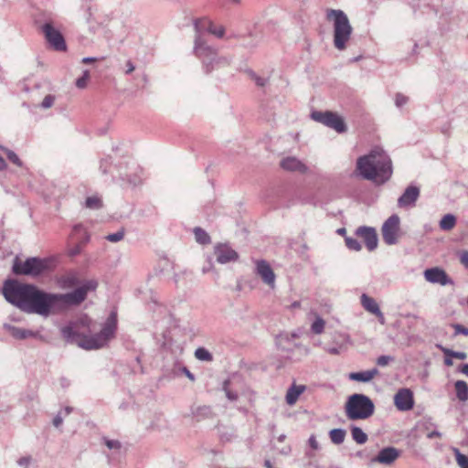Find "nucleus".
<instances>
[{
    "instance_id": "obj_1",
    "label": "nucleus",
    "mask_w": 468,
    "mask_h": 468,
    "mask_svg": "<svg viewBox=\"0 0 468 468\" xmlns=\"http://www.w3.org/2000/svg\"><path fill=\"white\" fill-rule=\"evenodd\" d=\"M97 282L87 281L82 286L68 293H49L37 286L7 280L3 286L5 300L27 314L48 316L57 304L77 305L82 303L88 292L97 288Z\"/></svg>"
},
{
    "instance_id": "obj_2",
    "label": "nucleus",
    "mask_w": 468,
    "mask_h": 468,
    "mask_svg": "<svg viewBox=\"0 0 468 468\" xmlns=\"http://www.w3.org/2000/svg\"><path fill=\"white\" fill-rule=\"evenodd\" d=\"M356 170L364 179L384 184L392 175L391 159L383 149L376 147L357 159Z\"/></svg>"
},
{
    "instance_id": "obj_3",
    "label": "nucleus",
    "mask_w": 468,
    "mask_h": 468,
    "mask_svg": "<svg viewBox=\"0 0 468 468\" xmlns=\"http://www.w3.org/2000/svg\"><path fill=\"white\" fill-rule=\"evenodd\" d=\"M194 27L196 31L194 51L195 54L202 59L206 71H211L214 68V64L218 65L222 61L227 62L225 58H218L216 50L210 46H207L202 37V32L207 31L217 37L221 38L225 34L224 27L221 26L217 27L211 21L206 18L196 20Z\"/></svg>"
},
{
    "instance_id": "obj_4",
    "label": "nucleus",
    "mask_w": 468,
    "mask_h": 468,
    "mask_svg": "<svg viewBox=\"0 0 468 468\" xmlns=\"http://www.w3.org/2000/svg\"><path fill=\"white\" fill-rule=\"evenodd\" d=\"M117 329V316L112 312L102 325L100 333L93 335H84L78 342V346L86 350L100 349L108 345L114 337Z\"/></svg>"
},
{
    "instance_id": "obj_5",
    "label": "nucleus",
    "mask_w": 468,
    "mask_h": 468,
    "mask_svg": "<svg viewBox=\"0 0 468 468\" xmlns=\"http://www.w3.org/2000/svg\"><path fill=\"white\" fill-rule=\"evenodd\" d=\"M326 17L333 22L335 48L337 50H345L353 32L347 16L342 10L329 9Z\"/></svg>"
},
{
    "instance_id": "obj_6",
    "label": "nucleus",
    "mask_w": 468,
    "mask_h": 468,
    "mask_svg": "<svg viewBox=\"0 0 468 468\" xmlns=\"http://www.w3.org/2000/svg\"><path fill=\"white\" fill-rule=\"evenodd\" d=\"M345 409L349 420H366L373 415L375 405L367 396L356 393L347 399Z\"/></svg>"
},
{
    "instance_id": "obj_7",
    "label": "nucleus",
    "mask_w": 468,
    "mask_h": 468,
    "mask_svg": "<svg viewBox=\"0 0 468 468\" xmlns=\"http://www.w3.org/2000/svg\"><path fill=\"white\" fill-rule=\"evenodd\" d=\"M48 268V262L45 259L31 257L23 261L18 257H16L12 271L16 275L37 277L44 273Z\"/></svg>"
},
{
    "instance_id": "obj_8",
    "label": "nucleus",
    "mask_w": 468,
    "mask_h": 468,
    "mask_svg": "<svg viewBox=\"0 0 468 468\" xmlns=\"http://www.w3.org/2000/svg\"><path fill=\"white\" fill-rule=\"evenodd\" d=\"M311 118L331 129H334L338 133L346 132L347 127L344 119L336 112L330 111H314L311 113Z\"/></svg>"
},
{
    "instance_id": "obj_9",
    "label": "nucleus",
    "mask_w": 468,
    "mask_h": 468,
    "mask_svg": "<svg viewBox=\"0 0 468 468\" xmlns=\"http://www.w3.org/2000/svg\"><path fill=\"white\" fill-rule=\"evenodd\" d=\"M399 222V217L398 215H392L382 225V238L386 244L394 245L398 242Z\"/></svg>"
},
{
    "instance_id": "obj_10",
    "label": "nucleus",
    "mask_w": 468,
    "mask_h": 468,
    "mask_svg": "<svg viewBox=\"0 0 468 468\" xmlns=\"http://www.w3.org/2000/svg\"><path fill=\"white\" fill-rule=\"evenodd\" d=\"M42 31L49 45L58 51L66 49V42L62 34L56 29L50 23H46L42 27Z\"/></svg>"
},
{
    "instance_id": "obj_11",
    "label": "nucleus",
    "mask_w": 468,
    "mask_h": 468,
    "mask_svg": "<svg viewBox=\"0 0 468 468\" xmlns=\"http://www.w3.org/2000/svg\"><path fill=\"white\" fill-rule=\"evenodd\" d=\"M424 278L427 282L441 286L453 285L452 279L449 277L446 271L439 267L426 269L424 271Z\"/></svg>"
},
{
    "instance_id": "obj_12",
    "label": "nucleus",
    "mask_w": 468,
    "mask_h": 468,
    "mask_svg": "<svg viewBox=\"0 0 468 468\" xmlns=\"http://www.w3.org/2000/svg\"><path fill=\"white\" fill-rule=\"evenodd\" d=\"M216 261L220 264H227L238 261L239 254L229 245L218 243L214 247Z\"/></svg>"
},
{
    "instance_id": "obj_13",
    "label": "nucleus",
    "mask_w": 468,
    "mask_h": 468,
    "mask_svg": "<svg viewBox=\"0 0 468 468\" xmlns=\"http://www.w3.org/2000/svg\"><path fill=\"white\" fill-rule=\"evenodd\" d=\"M394 404L399 410L407 411L413 408V393L409 388H400L394 396Z\"/></svg>"
},
{
    "instance_id": "obj_14",
    "label": "nucleus",
    "mask_w": 468,
    "mask_h": 468,
    "mask_svg": "<svg viewBox=\"0 0 468 468\" xmlns=\"http://www.w3.org/2000/svg\"><path fill=\"white\" fill-rule=\"evenodd\" d=\"M356 235L363 239L367 249L372 251L378 247L377 231L372 227L362 226L356 229Z\"/></svg>"
},
{
    "instance_id": "obj_15",
    "label": "nucleus",
    "mask_w": 468,
    "mask_h": 468,
    "mask_svg": "<svg viewBox=\"0 0 468 468\" xmlns=\"http://www.w3.org/2000/svg\"><path fill=\"white\" fill-rule=\"evenodd\" d=\"M4 327L15 339L17 340H25L27 338H36L42 341L44 340V336L40 334L39 331L25 329L7 324H5Z\"/></svg>"
},
{
    "instance_id": "obj_16",
    "label": "nucleus",
    "mask_w": 468,
    "mask_h": 468,
    "mask_svg": "<svg viewBox=\"0 0 468 468\" xmlns=\"http://www.w3.org/2000/svg\"><path fill=\"white\" fill-rule=\"evenodd\" d=\"M256 272L262 281L269 285L270 287L273 288L275 285V274L271 268L270 264L266 261H259L256 264Z\"/></svg>"
},
{
    "instance_id": "obj_17",
    "label": "nucleus",
    "mask_w": 468,
    "mask_h": 468,
    "mask_svg": "<svg viewBox=\"0 0 468 468\" xmlns=\"http://www.w3.org/2000/svg\"><path fill=\"white\" fill-rule=\"evenodd\" d=\"M281 167L288 172H298L300 174H305L308 172V167L298 158L294 156H287L281 160Z\"/></svg>"
},
{
    "instance_id": "obj_18",
    "label": "nucleus",
    "mask_w": 468,
    "mask_h": 468,
    "mask_svg": "<svg viewBox=\"0 0 468 468\" xmlns=\"http://www.w3.org/2000/svg\"><path fill=\"white\" fill-rule=\"evenodd\" d=\"M420 196V189L415 186H408L404 193L398 199V206L399 207H408L415 205Z\"/></svg>"
},
{
    "instance_id": "obj_19",
    "label": "nucleus",
    "mask_w": 468,
    "mask_h": 468,
    "mask_svg": "<svg viewBox=\"0 0 468 468\" xmlns=\"http://www.w3.org/2000/svg\"><path fill=\"white\" fill-rule=\"evenodd\" d=\"M399 456V450L394 447H386L382 449L375 458L372 459V462L388 465L393 463Z\"/></svg>"
},
{
    "instance_id": "obj_20",
    "label": "nucleus",
    "mask_w": 468,
    "mask_h": 468,
    "mask_svg": "<svg viewBox=\"0 0 468 468\" xmlns=\"http://www.w3.org/2000/svg\"><path fill=\"white\" fill-rule=\"evenodd\" d=\"M378 374V368H372L370 370L366 371L351 372L348 375V378L350 380L367 383L371 381L374 378V377L377 376Z\"/></svg>"
},
{
    "instance_id": "obj_21",
    "label": "nucleus",
    "mask_w": 468,
    "mask_h": 468,
    "mask_svg": "<svg viewBox=\"0 0 468 468\" xmlns=\"http://www.w3.org/2000/svg\"><path fill=\"white\" fill-rule=\"evenodd\" d=\"M360 303L363 308L372 314L380 309L376 300L366 293L361 295Z\"/></svg>"
},
{
    "instance_id": "obj_22",
    "label": "nucleus",
    "mask_w": 468,
    "mask_h": 468,
    "mask_svg": "<svg viewBox=\"0 0 468 468\" xmlns=\"http://www.w3.org/2000/svg\"><path fill=\"white\" fill-rule=\"evenodd\" d=\"M304 387L303 386H296V385H292L287 391V394H286V402L289 404V405H293L299 396L304 391Z\"/></svg>"
},
{
    "instance_id": "obj_23",
    "label": "nucleus",
    "mask_w": 468,
    "mask_h": 468,
    "mask_svg": "<svg viewBox=\"0 0 468 468\" xmlns=\"http://www.w3.org/2000/svg\"><path fill=\"white\" fill-rule=\"evenodd\" d=\"M456 397L460 401L468 400V384L463 380H457L454 383Z\"/></svg>"
},
{
    "instance_id": "obj_24",
    "label": "nucleus",
    "mask_w": 468,
    "mask_h": 468,
    "mask_svg": "<svg viewBox=\"0 0 468 468\" xmlns=\"http://www.w3.org/2000/svg\"><path fill=\"white\" fill-rule=\"evenodd\" d=\"M456 225V217L452 214L444 215L440 220L439 226L442 230H452Z\"/></svg>"
},
{
    "instance_id": "obj_25",
    "label": "nucleus",
    "mask_w": 468,
    "mask_h": 468,
    "mask_svg": "<svg viewBox=\"0 0 468 468\" xmlns=\"http://www.w3.org/2000/svg\"><path fill=\"white\" fill-rule=\"evenodd\" d=\"M346 435V432L344 429H333L329 432L331 441L336 445L344 442Z\"/></svg>"
},
{
    "instance_id": "obj_26",
    "label": "nucleus",
    "mask_w": 468,
    "mask_h": 468,
    "mask_svg": "<svg viewBox=\"0 0 468 468\" xmlns=\"http://www.w3.org/2000/svg\"><path fill=\"white\" fill-rule=\"evenodd\" d=\"M436 347H438L446 356L454 357L460 360H464L467 357V354L465 352L454 351L444 347L441 345H436Z\"/></svg>"
},
{
    "instance_id": "obj_27",
    "label": "nucleus",
    "mask_w": 468,
    "mask_h": 468,
    "mask_svg": "<svg viewBox=\"0 0 468 468\" xmlns=\"http://www.w3.org/2000/svg\"><path fill=\"white\" fill-rule=\"evenodd\" d=\"M353 440L358 444H364L367 441V435L359 427L354 426L351 429Z\"/></svg>"
},
{
    "instance_id": "obj_28",
    "label": "nucleus",
    "mask_w": 468,
    "mask_h": 468,
    "mask_svg": "<svg viewBox=\"0 0 468 468\" xmlns=\"http://www.w3.org/2000/svg\"><path fill=\"white\" fill-rule=\"evenodd\" d=\"M62 336L70 343L75 342L78 334L76 333L73 324H69L61 328Z\"/></svg>"
},
{
    "instance_id": "obj_29",
    "label": "nucleus",
    "mask_w": 468,
    "mask_h": 468,
    "mask_svg": "<svg viewBox=\"0 0 468 468\" xmlns=\"http://www.w3.org/2000/svg\"><path fill=\"white\" fill-rule=\"evenodd\" d=\"M141 172H142V169L140 167L136 166L134 168V174L133 175H132V174H125L122 176V179L128 181V183H130L133 186H137V185L142 183V177L139 175V173H141Z\"/></svg>"
},
{
    "instance_id": "obj_30",
    "label": "nucleus",
    "mask_w": 468,
    "mask_h": 468,
    "mask_svg": "<svg viewBox=\"0 0 468 468\" xmlns=\"http://www.w3.org/2000/svg\"><path fill=\"white\" fill-rule=\"evenodd\" d=\"M194 234L196 240L200 244H208L210 242L209 235L201 228H195Z\"/></svg>"
},
{
    "instance_id": "obj_31",
    "label": "nucleus",
    "mask_w": 468,
    "mask_h": 468,
    "mask_svg": "<svg viewBox=\"0 0 468 468\" xmlns=\"http://www.w3.org/2000/svg\"><path fill=\"white\" fill-rule=\"evenodd\" d=\"M195 356L200 361L211 362L213 356L211 353L204 347H198L195 351Z\"/></svg>"
},
{
    "instance_id": "obj_32",
    "label": "nucleus",
    "mask_w": 468,
    "mask_h": 468,
    "mask_svg": "<svg viewBox=\"0 0 468 468\" xmlns=\"http://www.w3.org/2000/svg\"><path fill=\"white\" fill-rule=\"evenodd\" d=\"M340 337H341V340L339 342L338 341L335 342L337 346H332V347H326L325 348L326 352H328L331 355H339L345 349L344 344L348 339V337L346 335H342Z\"/></svg>"
},
{
    "instance_id": "obj_33",
    "label": "nucleus",
    "mask_w": 468,
    "mask_h": 468,
    "mask_svg": "<svg viewBox=\"0 0 468 468\" xmlns=\"http://www.w3.org/2000/svg\"><path fill=\"white\" fill-rule=\"evenodd\" d=\"M452 451L454 452L458 465L461 468H468V457L463 454L457 448H453Z\"/></svg>"
},
{
    "instance_id": "obj_34",
    "label": "nucleus",
    "mask_w": 468,
    "mask_h": 468,
    "mask_svg": "<svg viewBox=\"0 0 468 468\" xmlns=\"http://www.w3.org/2000/svg\"><path fill=\"white\" fill-rule=\"evenodd\" d=\"M2 151H4L6 154V156L10 162H12L14 165L22 167L23 162L20 160L18 155L12 150H9L7 148H2Z\"/></svg>"
},
{
    "instance_id": "obj_35",
    "label": "nucleus",
    "mask_w": 468,
    "mask_h": 468,
    "mask_svg": "<svg viewBox=\"0 0 468 468\" xmlns=\"http://www.w3.org/2000/svg\"><path fill=\"white\" fill-rule=\"evenodd\" d=\"M346 246L355 251H359L361 250V244L356 238L346 237L345 238Z\"/></svg>"
},
{
    "instance_id": "obj_36",
    "label": "nucleus",
    "mask_w": 468,
    "mask_h": 468,
    "mask_svg": "<svg viewBox=\"0 0 468 468\" xmlns=\"http://www.w3.org/2000/svg\"><path fill=\"white\" fill-rule=\"evenodd\" d=\"M324 325H325L324 320L318 316V317H316L314 322L312 324L311 328L314 334L319 335V334L323 333V331L324 329Z\"/></svg>"
},
{
    "instance_id": "obj_37",
    "label": "nucleus",
    "mask_w": 468,
    "mask_h": 468,
    "mask_svg": "<svg viewBox=\"0 0 468 468\" xmlns=\"http://www.w3.org/2000/svg\"><path fill=\"white\" fill-rule=\"evenodd\" d=\"M86 207L90 209H98L101 207V200L97 197H89L86 199Z\"/></svg>"
},
{
    "instance_id": "obj_38",
    "label": "nucleus",
    "mask_w": 468,
    "mask_h": 468,
    "mask_svg": "<svg viewBox=\"0 0 468 468\" xmlns=\"http://www.w3.org/2000/svg\"><path fill=\"white\" fill-rule=\"evenodd\" d=\"M90 78L89 70H85L83 75L76 80V86L79 89H84L87 86V81Z\"/></svg>"
},
{
    "instance_id": "obj_39",
    "label": "nucleus",
    "mask_w": 468,
    "mask_h": 468,
    "mask_svg": "<svg viewBox=\"0 0 468 468\" xmlns=\"http://www.w3.org/2000/svg\"><path fill=\"white\" fill-rule=\"evenodd\" d=\"M123 237H124V230L121 229L115 233L109 234L106 237V239L111 242H118V241L122 240L123 239Z\"/></svg>"
},
{
    "instance_id": "obj_40",
    "label": "nucleus",
    "mask_w": 468,
    "mask_h": 468,
    "mask_svg": "<svg viewBox=\"0 0 468 468\" xmlns=\"http://www.w3.org/2000/svg\"><path fill=\"white\" fill-rule=\"evenodd\" d=\"M409 101V98L402 93H397L395 96V104L398 108H401Z\"/></svg>"
},
{
    "instance_id": "obj_41",
    "label": "nucleus",
    "mask_w": 468,
    "mask_h": 468,
    "mask_svg": "<svg viewBox=\"0 0 468 468\" xmlns=\"http://www.w3.org/2000/svg\"><path fill=\"white\" fill-rule=\"evenodd\" d=\"M55 99H56V97L54 95H51V94L47 95L41 102V107L43 109H49L50 107L53 106V104L55 102Z\"/></svg>"
},
{
    "instance_id": "obj_42",
    "label": "nucleus",
    "mask_w": 468,
    "mask_h": 468,
    "mask_svg": "<svg viewBox=\"0 0 468 468\" xmlns=\"http://www.w3.org/2000/svg\"><path fill=\"white\" fill-rule=\"evenodd\" d=\"M394 361V357L391 356H380L377 359V364L379 367H386L389 362Z\"/></svg>"
},
{
    "instance_id": "obj_43",
    "label": "nucleus",
    "mask_w": 468,
    "mask_h": 468,
    "mask_svg": "<svg viewBox=\"0 0 468 468\" xmlns=\"http://www.w3.org/2000/svg\"><path fill=\"white\" fill-rule=\"evenodd\" d=\"M452 328L454 329V335H468V328L467 327H464L463 325L460 324H452Z\"/></svg>"
},
{
    "instance_id": "obj_44",
    "label": "nucleus",
    "mask_w": 468,
    "mask_h": 468,
    "mask_svg": "<svg viewBox=\"0 0 468 468\" xmlns=\"http://www.w3.org/2000/svg\"><path fill=\"white\" fill-rule=\"evenodd\" d=\"M104 441H105V445L110 450H119L121 448V443L119 441L104 439Z\"/></svg>"
},
{
    "instance_id": "obj_45",
    "label": "nucleus",
    "mask_w": 468,
    "mask_h": 468,
    "mask_svg": "<svg viewBox=\"0 0 468 468\" xmlns=\"http://www.w3.org/2000/svg\"><path fill=\"white\" fill-rule=\"evenodd\" d=\"M309 445L313 450L319 449V443L314 435H312L308 440Z\"/></svg>"
},
{
    "instance_id": "obj_46",
    "label": "nucleus",
    "mask_w": 468,
    "mask_h": 468,
    "mask_svg": "<svg viewBox=\"0 0 468 468\" xmlns=\"http://www.w3.org/2000/svg\"><path fill=\"white\" fill-rule=\"evenodd\" d=\"M30 461H31V458L30 457H21L20 459H18L17 461V464L19 466H23V467H27L30 463Z\"/></svg>"
},
{
    "instance_id": "obj_47",
    "label": "nucleus",
    "mask_w": 468,
    "mask_h": 468,
    "mask_svg": "<svg viewBox=\"0 0 468 468\" xmlns=\"http://www.w3.org/2000/svg\"><path fill=\"white\" fill-rule=\"evenodd\" d=\"M80 251H81V246L76 245L75 247L71 248L69 250V256L74 257V256H77L78 254H80Z\"/></svg>"
},
{
    "instance_id": "obj_48",
    "label": "nucleus",
    "mask_w": 468,
    "mask_h": 468,
    "mask_svg": "<svg viewBox=\"0 0 468 468\" xmlns=\"http://www.w3.org/2000/svg\"><path fill=\"white\" fill-rule=\"evenodd\" d=\"M63 422V418L61 417L60 413H58L54 419H53V425L56 428H58L61 426Z\"/></svg>"
},
{
    "instance_id": "obj_49",
    "label": "nucleus",
    "mask_w": 468,
    "mask_h": 468,
    "mask_svg": "<svg viewBox=\"0 0 468 468\" xmlns=\"http://www.w3.org/2000/svg\"><path fill=\"white\" fill-rule=\"evenodd\" d=\"M374 315L377 316L378 322L381 324H384L386 323V320H385V316L383 314V313L381 312V310H378L375 314H373Z\"/></svg>"
},
{
    "instance_id": "obj_50",
    "label": "nucleus",
    "mask_w": 468,
    "mask_h": 468,
    "mask_svg": "<svg viewBox=\"0 0 468 468\" xmlns=\"http://www.w3.org/2000/svg\"><path fill=\"white\" fill-rule=\"evenodd\" d=\"M460 261L465 265L468 266V251H463L460 256Z\"/></svg>"
},
{
    "instance_id": "obj_51",
    "label": "nucleus",
    "mask_w": 468,
    "mask_h": 468,
    "mask_svg": "<svg viewBox=\"0 0 468 468\" xmlns=\"http://www.w3.org/2000/svg\"><path fill=\"white\" fill-rule=\"evenodd\" d=\"M427 437L429 439H433V438H441V433L438 431H432L429 433H427Z\"/></svg>"
},
{
    "instance_id": "obj_52",
    "label": "nucleus",
    "mask_w": 468,
    "mask_h": 468,
    "mask_svg": "<svg viewBox=\"0 0 468 468\" xmlns=\"http://www.w3.org/2000/svg\"><path fill=\"white\" fill-rule=\"evenodd\" d=\"M226 396L231 401H234L238 399V395L230 390H226Z\"/></svg>"
},
{
    "instance_id": "obj_53",
    "label": "nucleus",
    "mask_w": 468,
    "mask_h": 468,
    "mask_svg": "<svg viewBox=\"0 0 468 468\" xmlns=\"http://www.w3.org/2000/svg\"><path fill=\"white\" fill-rule=\"evenodd\" d=\"M126 67H127V69L125 71L126 74H130L135 69V67L131 60H128L126 62Z\"/></svg>"
},
{
    "instance_id": "obj_54",
    "label": "nucleus",
    "mask_w": 468,
    "mask_h": 468,
    "mask_svg": "<svg viewBox=\"0 0 468 468\" xmlns=\"http://www.w3.org/2000/svg\"><path fill=\"white\" fill-rule=\"evenodd\" d=\"M212 269H213V264H212L211 261L209 260L207 265L204 266L202 268V272L207 273V272L210 271Z\"/></svg>"
},
{
    "instance_id": "obj_55",
    "label": "nucleus",
    "mask_w": 468,
    "mask_h": 468,
    "mask_svg": "<svg viewBox=\"0 0 468 468\" xmlns=\"http://www.w3.org/2000/svg\"><path fill=\"white\" fill-rule=\"evenodd\" d=\"M256 80V84H257L258 86H261V87L265 86V85H266V83H267V80H266V79L260 78V77L256 78V80Z\"/></svg>"
},
{
    "instance_id": "obj_56",
    "label": "nucleus",
    "mask_w": 468,
    "mask_h": 468,
    "mask_svg": "<svg viewBox=\"0 0 468 468\" xmlns=\"http://www.w3.org/2000/svg\"><path fill=\"white\" fill-rule=\"evenodd\" d=\"M459 371L468 377V364L462 365Z\"/></svg>"
},
{
    "instance_id": "obj_57",
    "label": "nucleus",
    "mask_w": 468,
    "mask_h": 468,
    "mask_svg": "<svg viewBox=\"0 0 468 468\" xmlns=\"http://www.w3.org/2000/svg\"><path fill=\"white\" fill-rule=\"evenodd\" d=\"M284 340L288 341V340H289V337H288L287 335H280V336L277 338V345H278L279 346H282V342H283Z\"/></svg>"
},
{
    "instance_id": "obj_58",
    "label": "nucleus",
    "mask_w": 468,
    "mask_h": 468,
    "mask_svg": "<svg viewBox=\"0 0 468 468\" xmlns=\"http://www.w3.org/2000/svg\"><path fill=\"white\" fill-rule=\"evenodd\" d=\"M183 371L185 372L186 376L190 379V380H194L195 379V377L194 375L186 368V367H184L183 368Z\"/></svg>"
},
{
    "instance_id": "obj_59",
    "label": "nucleus",
    "mask_w": 468,
    "mask_h": 468,
    "mask_svg": "<svg viewBox=\"0 0 468 468\" xmlns=\"http://www.w3.org/2000/svg\"><path fill=\"white\" fill-rule=\"evenodd\" d=\"M7 167V164L5 159L0 155V171L5 170Z\"/></svg>"
},
{
    "instance_id": "obj_60",
    "label": "nucleus",
    "mask_w": 468,
    "mask_h": 468,
    "mask_svg": "<svg viewBox=\"0 0 468 468\" xmlns=\"http://www.w3.org/2000/svg\"><path fill=\"white\" fill-rule=\"evenodd\" d=\"M97 58H92V57H86L82 59V62L85 63V64H88V63H91V62H94L96 61Z\"/></svg>"
},
{
    "instance_id": "obj_61",
    "label": "nucleus",
    "mask_w": 468,
    "mask_h": 468,
    "mask_svg": "<svg viewBox=\"0 0 468 468\" xmlns=\"http://www.w3.org/2000/svg\"><path fill=\"white\" fill-rule=\"evenodd\" d=\"M452 357H450V356H445V359H444V364L448 367H451L453 365V362L452 360Z\"/></svg>"
},
{
    "instance_id": "obj_62",
    "label": "nucleus",
    "mask_w": 468,
    "mask_h": 468,
    "mask_svg": "<svg viewBox=\"0 0 468 468\" xmlns=\"http://www.w3.org/2000/svg\"><path fill=\"white\" fill-rule=\"evenodd\" d=\"M264 466H265L266 468H274V467H273V465H272V463H271V461H269V460H266V461L264 462Z\"/></svg>"
},
{
    "instance_id": "obj_63",
    "label": "nucleus",
    "mask_w": 468,
    "mask_h": 468,
    "mask_svg": "<svg viewBox=\"0 0 468 468\" xmlns=\"http://www.w3.org/2000/svg\"><path fill=\"white\" fill-rule=\"evenodd\" d=\"M337 233L340 235H345L346 233V229L345 228L338 229Z\"/></svg>"
},
{
    "instance_id": "obj_64",
    "label": "nucleus",
    "mask_w": 468,
    "mask_h": 468,
    "mask_svg": "<svg viewBox=\"0 0 468 468\" xmlns=\"http://www.w3.org/2000/svg\"><path fill=\"white\" fill-rule=\"evenodd\" d=\"M100 168L102 170L103 173H106L107 172V169H106V166L104 165V161H101V166Z\"/></svg>"
}]
</instances>
